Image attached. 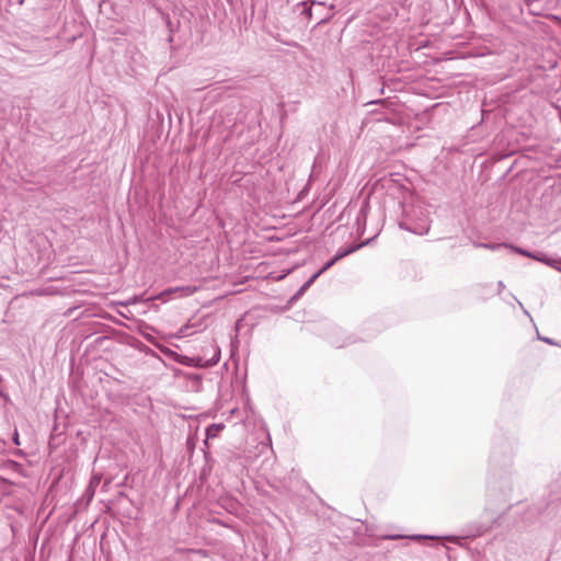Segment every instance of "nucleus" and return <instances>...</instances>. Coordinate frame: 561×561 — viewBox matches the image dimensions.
<instances>
[{
  "label": "nucleus",
  "mask_w": 561,
  "mask_h": 561,
  "mask_svg": "<svg viewBox=\"0 0 561 561\" xmlns=\"http://www.w3.org/2000/svg\"><path fill=\"white\" fill-rule=\"evenodd\" d=\"M497 286H499L500 290H502L504 288L503 282H499Z\"/></svg>",
  "instance_id": "9b49d317"
},
{
  "label": "nucleus",
  "mask_w": 561,
  "mask_h": 561,
  "mask_svg": "<svg viewBox=\"0 0 561 561\" xmlns=\"http://www.w3.org/2000/svg\"><path fill=\"white\" fill-rule=\"evenodd\" d=\"M554 270L561 272V259H559V264L554 266Z\"/></svg>",
  "instance_id": "9d476101"
},
{
  "label": "nucleus",
  "mask_w": 561,
  "mask_h": 561,
  "mask_svg": "<svg viewBox=\"0 0 561 561\" xmlns=\"http://www.w3.org/2000/svg\"><path fill=\"white\" fill-rule=\"evenodd\" d=\"M176 291H182L183 296H190L196 291V287H194V286L175 287V288H170L167 290V293H170V294L176 293Z\"/></svg>",
  "instance_id": "f03ea898"
},
{
  "label": "nucleus",
  "mask_w": 561,
  "mask_h": 561,
  "mask_svg": "<svg viewBox=\"0 0 561 561\" xmlns=\"http://www.w3.org/2000/svg\"><path fill=\"white\" fill-rule=\"evenodd\" d=\"M187 329H188L187 327H183V328L180 330V334H181V335H183V336H184V335H187V334H188V333L186 332V331H187Z\"/></svg>",
  "instance_id": "1a4fd4ad"
},
{
  "label": "nucleus",
  "mask_w": 561,
  "mask_h": 561,
  "mask_svg": "<svg viewBox=\"0 0 561 561\" xmlns=\"http://www.w3.org/2000/svg\"><path fill=\"white\" fill-rule=\"evenodd\" d=\"M559 259H560V257H550V256H549V257H548V260H547V264H546V265H548V266H550V267L554 268V266H556L557 264H559Z\"/></svg>",
  "instance_id": "0eeeda50"
},
{
  "label": "nucleus",
  "mask_w": 561,
  "mask_h": 561,
  "mask_svg": "<svg viewBox=\"0 0 561 561\" xmlns=\"http://www.w3.org/2000/svg\"><path fill=\"white\" fill-rule=\"evenodd\" d=\"M508 249H511L512 251L516 252V253H519L524 256H527V257H531V255H534L533 252H529L527 250H524V249H520V248H517V247H513V245H508Z\"/></svg>",
  "instance_id": "39448f33"
},
{
  "label": "nucleus",
  "mask_w": 561,
  "mask_h": 561,
  "mask_svg": "<svg viewBox=\"0 0 561 561\" xmlns=\"http://www.w3.org/2000/svg\"><path fill=\"white\" fill-rule=\"evenodd\" d=\"M219 359H220V350L215 348L211 358L206 360L205 366H209V367L214 366L219 362Z\"/></svg>",
  "instance_id": "20e7f679"
},
{
  "label": "nucleus",
  "mask_w": 561,
  "mask_h": 561,
  "mask_svg": "<svg viewBox=\"0 0 561 561\" xmlns=\"http://www.w3.org/2000/svg\"><path fill=\"white\" fill-rule=\"evenodd\" d=\"M390 538L391 539H397V538H401V536H391Z\"/></svg>",
  "instance_id": "f8f14e48"
},
{
  "label": "nucleus",
  "mask_w": 561,
  "mask_h": 561,
  "mask_svg": "<svg viewBox=\"0 0 561 561\" xmlns=\"http://www.w3.org/2000/svg\"><path fill=\"white\" fill-rule=\"evenodd\" d=\"M356 248H350L347 250L339 251L330 261H328L322 268H320L316 274H313L298 290V295L302 294L305 290H307L310 285L327 270H329L331 266H333L339 260L343 259L347 254L352 253Z\"/></svg>",
  "instance_id": "f257e3e1"
},
{
  "label": "nucleus",
  "mask_w": 561,
  "mask_h": 561,
  "mask_svg": "<svg viewBox=\"0 0 561 561\" xmlns=\"http://www.w3.org/2000/svg\"><path fill=\"white\" fill-rule=\"evenodd\" d=\"M13 443L18 446L20 445L19 433L16 430L13 433Z\"/></svg>",
  "instance_id": "6e6552de"
},
{
  "label": "nucleus",
  "mask_w": 561,
  "mask_h": 561,
  "mask_svg": "<svg viewBox=\"0 0 561 561\" xmlns=\"http://www.w3.org/2000/svg\"><path fill=\"white\" fill-rule=\"evenodd\" d=\"M548 257L549 256H547L545 253H534V255H531V259H534L538 262H541L543 264H547Z\"/></svg>",
  "instance_id": "423d86ee"
},
{
  "label": "nucleus",
  "mask_w": 561,
  "mask_h": 561,
  "mask_svg": "<svg viewBox=\"0 0 561 561\" xmlns=\"http://www.w3.org/2000/svg\"><path fill=\"white\" fill-rule=\"evenodd\" d=\"M474 245L477 248H484V249H489L491 251H496L501 248H508V245L505 243H474Z\"/></svg>",
  "instance_id": "7ed1b4c3"
}]
</instances>
